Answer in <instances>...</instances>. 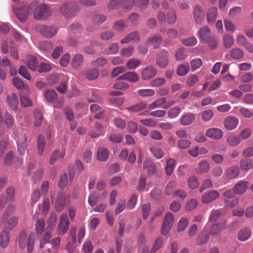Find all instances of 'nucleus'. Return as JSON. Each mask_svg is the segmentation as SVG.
<instances>
[{
    "label": "nucleus",
    "mask_w": 253,
    "mask_h": 253,
    "mask_svg": "<svg viewBox=\"0 0 253 253\" xmlns=\"http://www.w3.org/2000/svg\"><path fill=\"white\" fill-rule=\"evenodd\" d=\"M14 13L18 19L24 22L28 16L33 13L36 20H42L47 18L49 15V7L44 3L40 4L37 0L31 2L27 6H19L13 8Z\"/></svg>",
    "instance_id": "nucleus-1"
},
{
    "label": "nucleus",
    "mask_w": 253,
    "mask_h": 253,
    "mask_svg": "<svg viewBox=\"0 0 253 253\" xmlns=\"http://www.w3.org/2000/svg\"><path fill=\"white\" fill-rule=\"evenodd\" d=\"M35 234L31 232L29 236L27 242V235L25 231H21L18 236L17 241L19 247L24 249L27 244V251L31 253L33 252L35 244Z\"/></svg>",
    "instance_id": "nucleus-2"
},
{
    "label": "nucleus",
    "mask_w": 253,
    "mask_h": 253,
    "mask_svg": "<svg viewBox=\"0 0 253 253\" xmlns=\"http://www.w3.org/2000/svg\"><path fill=\"white\" fill-rule=\"evenodd\" d=\"M80 10V6L75 2H65L60 7V13L68 18L76 16Z\"/></svg>",
    "instance_id": "nucleus-3"
},
{
    "label": "nucleus",
    "mask_w": 253,
    "mask_h": 253,
    "mask_svg": "<svg viewBox=\"0 0 253 253\" xmlns=\"http://www.w3.org/2000/svg\"><path fill=\"white\" fill-rule=\"evenodd\" d=\"M37 31L46 38H52L57 33V28L53 26L41 25L37 27Z\"/></svg>",
    "instance_id": "nucleus-4"
},
{
    "label": "nucleus",
    "mask_w": 253,
    "mask_h": 253,
    "mask_svg": "<svg viewBox=\"0 0 253 253\" xmlns=\"http://www.w3.org/2000/svg\"><path fill=\"white\" fill-rule=\"evenodd\" d=\"M174 221L173 215L171 212H168L164 219L161 228V233L167 235L171 229Z\"/></svg>",
    "instance_id": "nucleus-5"
},
{
    "label": "nucleus",
    "mask_w": 253,
    "mask_h": 253,
    "mask_svg": "<svg viewBox=\"0 0 253 253\" xmlns=\"http://www.w3.org/2000/svg\"><path fill=\"white\" fill-rule=\"evenodd\" d=\"M70 221L66 213H62L59 219V222L57 226V231L59 234L64 235L69 230Z\"/></svg>",
    "instance_id": "nucleus-6"
},
{
    "label": "nucleus",
    "mask_w": 253,
    "mask_h": 253,
    "mask_svg": "<svg viewBox=\"0 0 253 253\" xmlns=\"http://www.w3.org/2000/svg\"><path fill=\"white\" fill-rule=\"evenodd\" d=\"M169 62L168 52L166 50H163L157 55L156 64L159 68H166Z\"/></svg>",
    "instance_id": "nucleus-7"
},
{
    "label": "nucleus",
    "mask_w": 253,
    "mask_h": 253,
    "mask_svg": "<svg viewBox=\"0 0 253 253\" xmlns=\"http://www.w3.org/2000/svg\"><path fill=\"white\" fill-rule=\"evenodd\" d=\"M70 196H66L62 193L58 195L57 202L55 204V209L58 211H63L65 206L69 203Z\"/></svg>",
    "instance_id": "nucleus-8"
},
{
    "label": "nucleus",
    "mask_w": 253,
    "mask_h": 253,
    "mask_svg": "<svg viewBox=\"0 0 253 253\" xmlns=\"http://www.w3.org/2000/svg\"><path fill=\"white\" fill-rule=\"evenodd\" d=\"M157 70L151 66L145 67L141 73L143 80H149L154 78L157 75Z\"/></svg>",
    "instance_id": "nucleus-9"
},
{
    "label": "nucleus",
    "mask_w": 253,
    "mask_h": 253,
    "mask_svg": "<svg viewBox=\"0 0 253 253\" xmlns=\"http://www.w3.org/2000/svg\"><path fill=\"white\" fill-rule=\"evenodd\" d=\"M140 41L139 33L137 31H133L128 34L125 38L121 40L122 44L128 43L131 42H139Z\"/></svg>",
    "instance_id": "nucleus-10"
},
{
    "label": "nucleus",
    "mask_w": 253,
    "mask_h": 253,
    "mask_svg": "<svg viewBox=\"0 0 253 253\" xmlns=\"http://www.w3.org/2000/svg\"><path fill=\"white\" fill-rule=\"evenodd\" d=\"M239 168L237 166H234L229 168L225 171L224 173V178L226 181L235 179L239 174Z\"/></svg>",
    "instance_id": "nucleus-11"
},
{
    "label": "nucleus",
    "mask_w": 253,
    "mask_h": 253,
    "mask_svg": "<svg viewBox=\"0 0 253 253\" xmlns=\"http://www.w3.org/2000/svg\"><path fill=\"white\" fill-rule=\"evenodd\" d=\"M206 135L211 139L218 140L221 139L223 134L221 129L213 127L208 129L206 130Z\"/></svg>",
    "instance_id": "nucleus-12"
},
{
    "label": "nucleus",
    "mask_w": 253,
    "mask_h": 253,
    "mask_svg": "<svg viewBox=\"0 0 253 253\" xmlns=\"http://www.w3.org/2000/svg\"><path fill=\"white\" fill-rule=\"evenodd\" d=\"M239 123L237 118L234 116H228L225 118L224 121V126L226 129L231 130L235 129Z\"/></svg>",
    "instance_id": "nucleus-13"
},
{
    "label": "nucleus",
    "mask_w": 253,
    "mask_h": 253,
    "mask_svg": "<svg viewBox=\"0 0 253 253\" xmlns=\"http://www.w3.org/2000/svg\"><path fill=\"white\" fill-rule=\"evenodd\" d=\"M84 57L80 53L76 54L73 57L71 65L72 67L75 70H80L81 69L84 63Z\"/></svg>",
    "instance_id": "nucleus-14"
},
{
    "label": "nucleus",
    "mask_w": 253,
    "mask_h": 253,
    "mask_svg": "<svg viewBox=\"0 0 253 253\" xmlns=\"http://www.w3.org/2000/svg\"><path fill=\"white\" fill-rule=\"evenodd\" d=\"M6 102L14 110H16L19 104V100L15 93L11 92L7 95Z\"/></svg>",
    "instance_id": "nucleus-15"
},
{
    "label": "nucleus",
    "mask_w": 253,
    "mask_h": 253,
    "mask_svg": "<svg viewBox=\"0 0 253 253\" xmlns=\"http://www.w3.org/2000/svg\"><path fill=\"white\" fill-rule=\"evenodd\" d=\"M162 41V38L160 35H154L148 38L146 42V44L147 46L153 45L154 48H158L160 46Z\"/></svg>",
    "instance_id": "nucleus-16"
},
{
    "label": "nucleus",
    "mask_w": 253,
    "mask_h": 253,
    "mask_svg": "<svg viewBox=\"0 0 253 253\" xmlns=\"http://www.w3.org/2000/svg\"><path fill=\"white\" fill-rule=\"evenodd\" d=\"M18 221L19 219L17 216H11L6 220L3 230L9 232L17 225Z\"/></svg>",
    "instance_id": "nucleus-17"
},
{
    "label": "nucleus",
    "mask_w": 253,
    "mask_h": 253,
    "mask_svg": "<svg viewBox=\"0 0 253 253\" xmlns=\"http://www.w3.org/2000/svg\"><path fill=\"white\" fill-rule=\"evenodd\" d=\"M205 15L203 8L199 5H196L193 11V16L195 22L197 24H201L204 19Z\"/></svg>",
    "instance_id": "nucleus-18"
},
{
    "label": "nucleus",
    "mask_w": 253,
    "mask_h": 253,
    "mask_svg": "<svg viewBox=\"0 0 253 253\" xmlns=\"http://www.w3.org/2000/svg\"><path fill=\"white\" fill-rule=\"evenodd\" d=\"M219 193L216 190H212L207 194H204L202 201L204 204H208L219 197Z\"/></svg>",
    "instance_id": "nucleus-19"
},
{
    "label": "nucleus",
    "mask_w": 253,
    "mask_h": 253,
    "mask_svg": "<svg viewBox=\"0 0 253 253\" xmlns=\"http://www.w3.org/2000/svg\"><path fill=\"white\" fill-rule=\"evenodd\" d=\"M138 76L135 72H128L119 77L118 80L127 81L130 83H135L138 80Z\"/></svg>",
    "instance_id": "nucleus-20"
},
{
    "label": "nucleus",
    "mask_w": 253,
    "mask_h": 253,
    "mask_svg": "<svg viewBox=\"0 0 253 253\" xmlns=\"http://www.w3.org/2000/svg\"><path fill=\"white\" fill-rule=\"evenodd\" d=\"M195 119V114L188 113L181 117L180 122L182 126H188L193 123Z\"/></svg>",
    "instance_id": "nucleus-21"
},
{
    "label": "nucleus",
    "mask_w": 253,
    "mask_h": 253,
    "mask_svg": "<svg viewBox=\"0 0 253 253\" xmlns=\"http://www.w3.org/2000/svg\"><path fill=\"white\" fill-rule=\"evenodd\" d=\"M226 228V221L224 220L220 223L213 224L211 227L210 233L212 235H215L218 234L221 230Z\"/></svg>",
    "instance_id": "nucleus-22"
},
{
    "label": "nucleus",
    "mask_w": 253,
    "mask_h": 253,
    "mask_svg": "<svg viewBox=\"0 0 253 253\" xmlns=\"http://www.w3.org/2000/svg\"><path fill=\"white\" fill-rule=\"evenodd\" d=\"M248 184L249 183L247 181H241L234 186L233 190L236 194L242 195L246 192Z\"/></svg>",
    "instance_id": "nucleus-23"
},
{
    "label": "nucleus",
    "mask_w": 253,
    "mask_h": 253,
    "mask_svg": "<svg viewBox=\"0 0 253 253\" xmlns=\"http://www.w3.org/2000/svg\"><path fill=\"white\" fill-rule=\"evenodd\" d=\"M25 62L30 69L32 71H36L37 70L38 62L35 56L28 55L25 58Z\"/></svg>",
    "instance_id": "nucleus-24"
},
{
    "label": "nucleus",
    "mask_w": 253,
    "mask_h": 253,
    "mask_svg": "<svg viewBox=\"0 0 253 253\" xmlns=\"http://www.w3.org/2000/svg\"><path fill=\"white\" fill-rule=\"evenodd\" d=\"M65 155V151L62 150L60 152L58 150H54L51 153L49 159V163L50 164H54L58 160L63 158Z\"/></svg>",
    "instance_id": "nucleus-25"
},
{
    "label": "nucleus",
    "mask_w": 253,
    "mask_h": 253,
    "mask_svg": "<svg viewBox=\"0 0 253 253\" xmlns=\"http://www.w3.org/2000/svg\"><path fill=\"white\" fill-rule=\"evenodd\" d=\"M251 235L252 232L251 229L248 227H244L239 231L238 239L241 241H245L251 237Z\"/></svg>",
    "instance_id": "nucleus-26"
},
{
    "label": "nucleus",
    "mask_w": 253,
    "mask_h": 253,
    "mask_svg": "<svg viewBox=\"0 0 253 253\" xmlns=\"http://www.w3.org/2000/svg\"><path fill=\"white\" fill-rule=\"evenodd\" d=\"M109 156V151L106 148H99L97 153V157L99 161L106 162L108 160Z\"/></svg>",
    "instance_id": "nucleus-27"
},
{
    "label": "nucleus",
    "mask_w": 253,
    "mask_h": 253,
    "mask_svg": "<svg viewBox=\"0 0 253 253\" xmlns=\"http://www.w3.org/2000/svg\"><path fill=\"white\" fill-rule=\"evenodd\" d=\"M9 238V232L2 230L0 234V246L3 248L6 247L8 244Z\"/></svg>",
    "instance_id": "nucleus-28"
},
{
    "label": "nucleus",
    "mask_w": 253,
    "mask_h": 253,
    "mask_svg": "<svg viewBox=\"0 0 253 253\" xmlns=\"http://www.w3.org/2000/svg\"><path fill=\"white\" fill-rule=\"evenodd\" d=\"M39 48L44 53H48L53 47V43L49 41L40 42L38 44Z\"/></svg>",
    "instance_id": "nucleus-29"
},
{
    "label": "nucleus",
    "mask_w": 253,
    "mask_h": 253,
    "mask_svg": "<svg viewBox=\"0 0 253 253\" xmlns=\"http://www.w3.org/2000/svg\"><path fill=\"white\" fill-rule=\"evenodd\" d=\"M217 15V9L212 7L209 9L207 12V21L209 24H213L215 21Z\"/></svg>",
    "instance_id": "nucleus-30"
},
{
    "label": "nucleus",
    "mask_w": 253,
    "mask_h": 253,
    "mask_svg": "<svg viewBox=\"0 0 253 253\" xmlns=\"http://www.w3.org/2000/svg\"><path fill=\"white\" fill-rule=\"evenodd\" d=\"M38 143V150L39 154L42 156L43 153V151L45 149V140L44 137L42 135H39L37 140Z\"/></svg>",
    "instance_id": "nucleus-31"
},
{
    "label": "nucleus",
    "mask_w": 253,
    "mask_h": 253,
    "mask_svg": "<svg viewBox=\"0 0 253 253\" xmlns=\"http://www.w3.org/2000/svg\"><path fill=\"white\" fill-rule=\"evenodd\" d=\"M175 166V161L174 159L169 158L168 159L165 168V171L167 175H170L173 172Z\"/></svg>",
    "instance_id": "nucleus-32"
},
{
    "label": "nucleus",
    "mask_w": 253,
    "mask_h": 253,
    "mask_svg": "<svg viewBox=\"0 0 253 253\" xmlns=\"http://www.w3.org/2000/svg\"><path fill=\"white\" fill-rule=\"evenodd\" d=\"M119 49L118 43L117 42H112L108 45L104 51L107 55L115 54L118 53Z\"/></svg>",
    "instance_id": "nucleus-33"
},
{
    "label": "nucleus",
    "mask_w": 253,
    "mask_h": 253,
    "mask_svg": "<svg viewBox=\"0 0 253 253\" xmlns=\"http://www.w3.org/2000/svg\"><path fill=\"white\" fill-rule=\"evenodd\" d=\"M15 211V206L12 204H10L8 206H7L1 217V221H4V220H6L10 215H12L14 213Z\"/></svg>",
    "instance_id": "nucleus-34"
},
{
    "label": "nucleus",
    "mask_w": 253,
    "mask_h": 253,
    "mask_svg": "<svg viewBox=\"0 0 253 253\" xmlns=\"http://www.w3.org/2000/svg\"><path fill=\"white\" fill-rule=\"evenodd\" d=\"M147 107V104L145 102H140L133 106H131L126 108V109L130 112H138L142 111Z\"/></svg>",
    "instance_id": "nucleus-35"
},
{
    "label": "nucleus",
    "mask_w": 253,
    "mask_h": 253,
    "mask_svg": "<svg viewBox=\"0 0 253 253\" xmlns=\"http://www.w3.org/2000/svg\"><path fill=\"white\" fill-rule=\"evenodd\" d=\"M17 144L19 153L21 155H23L27 148V139L26 136L25 135L23 136L22 140L21 141H18Z\"/></svg>",
    "instance_id": "nucleus-36"
},
{
    "label": "nucleus",
    "mask_w": 253,
    "mask_h": 253,
    "mask_svg": "<svg viewBox=\"0 0 253 253\" xmlns=\"http://www.w3.org/2000/svg\"><path fill=\"white\" fill-rule=\"evenodd\" d=\"M44 96L46 100L51 103H54L57 99V94L53 89L47 90L45 91Z\"/></svg>",
    "instance_id": "nucleus-37"
},
{
    "label": "nucleus",
    "mask_w": 253,
    "mask_h": 253,
    "mask_svg": "<svg viewBox=\"0 0 253 253\" xmlns=\"http://www.w3.org/2000/svg\"><path fill=\"white\" fill-rule=\"evenodd\" d=\"M211 31L207 26L202 28L199 31L200 37L203 41H206L210 37Z\"/></svg>",
    "instance_id": "nucleus-38"
},
{
    "label": "nucleus",
    "mask_w": 253,
    "mask_h": 253,
    "mask_svg": "<svg viewBox=\"0 0 253 253\" xmlns=\"http://www.w3.org/2000/svg\"><path fill=\"white\" fill-rule=\"evenodd\" d=\"M86 78L90 81L96 80L99 76V71L96 69H88L85 73Z\"/></svg>",
    "instance_id": "nucleus-39"
},
{
    "label": "nucleus",
    "mask_w": 253,
    "mask_h": 253,
    "mask_svg": "<svg viewBox=\"0 0 253 253\" xmlns=\"http://www.w3.org/2000/svg\"><path fill=\"white\" fill-rule=\"evenodd\" d=\"M223 45L225 48L230 47L234 42L233 37L229 34H225L222 38Z\"/></svg>",
    "instance_id": "nucleus-40"
},
{
    "label": "nucleus",
    "mask_w": 253,
    "mask_h": 253,
    "mask_svg": "<svg viewBox=\"0 0 253 253\" xmlns=\"http://www.w3.org/2000/svg\"><path fill=\"white\" fill-rule=\"evenodd\" d=\"M227 142L229 145L235 146L240 143L241 138L240 136L236 135H230L227 137Z\"/></svg>",
    "instance_id": "nucleus-41"
},
{
    "label": "nucleus",
    "mask_w": 253,
    "mask_h": 253,
    "mask_svg": "<svg viewBox=\"0 0 253 253\" xmlns=\"http://www.w3.org/2000/svg\"><path fill=\"white\" fill-rule=\"evenodd\" d=\"M83 29L81 25L78 22L73 23L71 25L69 30V34L70 35L81 33Z\"/></svg>",
    "instance_id": "nucleus-42"
},
{
    "label": "nucleus",
    "mask_w": 253,
    "mask_h": 253,
    "mask_svg": "<svg viewBox=\"0 0 253 253\" xmlns=\"http://www.w3.org/2000/svg\"><path fill=\"white\" fill-rule=\"evenodd\" d=\"M177 19V16L175 10L171 8L167 13V22L169 24H174Z\"/></svg>",
    "instance_id": "nucleus-43"
},
{
    "label": "nucleus",
    "mask_w": 253,
    "mask_h": 253,
    "mask_svg": "<svg viewBox=\"0 0 253 253\" xmlns=\"http://www.w3.org/2000/svg\"><path fill=\"white\" fill-rule=\"evenodd\" d=\"M189 223L188 219L185 217H182L177 223V230L178 232L183 231L187 227Z\"/></svg>",
    "instance_id": "nucleus-44"
},
{
    "label": "nucleus",
    "mask_w": 253,
    "mask_h": 253,
    "mask_svg": "<svg viewBox=\"0 0 253 253\" xmlns=\"http://www.w3.org/2000/svg\"><path fill=\"white\" fill-rule=\"evenodd\" d=\"M166 102L167 98L166 97L158 98L149 105L148 109L153 110L164 104Z\"/></svg>",
    "instance_id": "nucleus-45"
},
{
    "label": "nucleus",
    "mask_w": 253,
    "mask_h": 253,
    "mask_svg": "<svg viewBox=\"0 0 253 253\" xmlns=\"http://www.w3.org/2000/svg\"><path fill=\"white\" fill-rule=\"evenodd\" d=\"M45 222L43 219L37 220L36 225V232L37 235H41L44 230Z\"/></svg>",
    "instance_id": "nucleus-46"
},
{
    "label": "nucleus",
    "mask_w": 253,
    "mask_h": 253,
    "mask_svg": "<svg viewBox=\"0 0 253 253\" xmlns=\"http://www.w3.org/2000/svg\"><path fill=\"white\" fill-rule=\"evenodd\" d=\"M163 245V239L161 237H158L155 240L154 244L151 250V253L156 252L162 248Z\"/></svg>",
    "instance_id": "nucleus-47"
},
{
    "label": "nucleus",
    "mask_w": 253,
    "mask_h": 253,
    "mask_svg": "<svg viewBox=\"0 0 253 253\" xmlns=\"http://www.w3.org/2000/svg\"><path fill=\"white\" fill-rule=\"evenodd\" d=\"M199 168L196 170L198 173H206L210 169L209 163L206 161H202L199 165Z\"/></svg>",
    "instance_id": "nucleus-48"
},
{
    "label": "nucleus",
    "mask_w": 253,
    "mask_h": 253,
    "mask_svg": "<svg viewBox=\"0 0 253 253\" xmlns=\"http://www.w3.org/2000/svg\"><path fill=\"white\" fill-rule=\"evenodd\" d=\"M141 63L140 59L137 58L129 59L126 63V66L128 69H133L139 66Z\"/></svg>",
    "instance_id": "nucleus-49"
},
{
    "label": "nucleus",
    "mask_w": 253,
    "mask_h": 253,
    "mask_svg": "<svg viewBox=\"0 0 253 253\" xmlns=\"http://www.w3.org/2000/svg\"><path fill=\"white\" fill-rule=\"evenodd\" d=\"M134 49V47L132 45L123 48L120 51V55L123 57H129L132 55Z\"/></svg>",
    "instance_id": "nucleus-50"
},
{
    "label": "nucleus",
    "mask_w": 253,
    "mask_h": 253,
    "mask_svg": "<svg viewBox=\"0 0 253 253\" xmlns=\"http://www.w3.org/2000/svg\"><path fill=\"white\" fill-rule=\"evenodd\" d=\"M181 112L179 107H174L170 108L168 112V115L169 119H174L178 116Z\"/></svg>",
    "instance_id": "nucleus-51"
},
{
    "label": "nucleus",
    "mask_w": 253,
    "mask_h": 253,
    "mask_svg": "<svg viewBox=\"0 0 253 253\" xmlns=\"http://www.w3.org/2000/svg\"><path fill=\"white\" fill-rule=\"evenodd\" d=\"M114 36V32L111 30H106L100 34V38L103 41H109Z\"/></svg>",
    "instance_id": "nucleus-52"
},
{
    "label": "nucleus",
    "mask_w": 253,
    "mask_h": 253,
    "mask_svg": "<svg viewBox=\"0 0 253 253\" xmlns=\"http://www.w3.org/2000/svg\"><path fill=\"white\" fill-rule=\"evenodd\" d=\"M150 151L153 154L154 156L157 159H160L163 158L164 155L163 150L158 147L152 146L150 148Z\"/></svg>",
    "instance_id": "nucleus-53"
},
{
    "label": "nucleus",
    "mask_w": 253,
    "mask_h": 253,
    "mask_svg": "<svg viewBox=\"0 0 253 253\" xmlns=\"http://www.w3.org/2000/svg\"><path fill=\"white\" fill-rule=\"evenodd\" d=\"M176 186V183L173 181H169L167 184L165 188V193L167 195H170L174 194V190Z\"/></svg>",
    "instance_id": "nucleus-54"
},
{
    "label": "nucleus",
    "mask_w": 253,
    "mask_h": 253,
    "mask_svg": "<svg viewBox=\"0 0 253 253\" xmlns=\"http://www.w3.org/2000/svg\"><path fill=\"white\" fill-rule=\"evenodd\" d=\"M35 117V126L39 127L42 122V116L41 112L38 110H35L34 112Z\"/></svg>",
    "instance_id": "nucleus-55"
},
{
    "label": "nucleus",
    "mask_w": 253,
    "mask_h": 253,
    "mask_svg": "<svg viewBox=\"0 0 253 253\" xmlns=\"http://www.w3.org/2000/svg\"><path fill=\"white\" fill-rule=\"evenodd\" d=\"M98 200L99 197L97 194L95 192H92L88 196V203L90 206L93 207L97 204Z\"/></svg>",
    "instance_id": "nucleus-56"
},
{
    "label": "nucleus",
    "mask_w": 253,
    "mask_h": 253,
    "mask_svg": "<svg viewBox=\"0 0 253 253\" xmlns=\"http://www.w3.org/2000/svg\"><path fill=\"white\" fill-rule=\"evenodd\" d=\"M240 164L241 169L244 170H249L253 167L252 161L249 159L241 160Z\"/></svg>",
    "instance_id": "nucleus-57"
},
{
    "label": "nucleus",
    "mask_w": 253,
    "mask_h": 253,
    "mask_svg": "<svg viewBox=\"0 0 253 253\" xmlns=\"http://www.w3.org/2000/svg\"><path fill=\"white\" fill-rule=\"evenodd\" d=\"M126 27V24L124 20H119L116 22L114 25L113 29L118 31L122 32Z\"/></svg>",
    "instance_id": "nucleus-58"
},
{
    "label": "nucleus",
    "mask_w": 253,
    "mask_h": 253,
    "mask_svg": "<svg viewBox=\"0 0 253 253\" xmlns=\"http://www.w3.org/2000/svg\"><path fill=\"white\" fill-rule=\"evenodd\" d=\"M213 112L211 109L204 111L201 114L202 119L204 122H207L211 120L213 118Z\"/></svg>",
    "instance_id": "nucleus-59"
},
{
    "label": "nucleus",
    "mask_w": 253,
    "mask_h": 253,
    "mask_svg": "<svg viewBox=\"0 0 253 253\" xmlns=\"http://www.w3.org/2000/svg\"><path fill=\"white\" fill-rule=\"evenodd\" d=\"M231 57L235 59H238L242 58L244 56L243 52L239 48H233L230 51Z\"/></svg>",
    "instance_id": "nucleus-60"
},
{
    "label": "nucleus",
    "mask_w": 253,
    "mask_h": 253,
    "mask_svg": "<svg viewBox=\"0 0 253 253\" xmlns=\"http://www.w3.org/2000/svg\"><path fill=\"white\" fill-rule=\"evenodd\" d=\"M20 102L21 105L24 107L31 106L32 105L31 100L27 96L23 95L22 93L20 94Z\"/></svg>",
    "instance_id": "nucleus-61"
},
{
    "label": "nucleus",
    "mask_w": 253,
    "mask_h": 253,
    "mask_svg": "<svg viewBox=\"0 0 253 253\" xmlns=\"http://www.w3.org/2000/svg\"><path fill=\"white\" fill-rule=\"evenodd\" d=\"M57 221V216L55 213H51L47 220V228L52 230L55 226Z\"/></svg>",
    "instance_id": "nucleus-62"
},
{
    "label": "nucleus",
    "mask_w": 253,
    "mask_h": 253,
    "mask_svg": "<svg viewBox=\"0 0 253 253\" xmlns=\"http://www.w3.org/2000/svg\"><path fill=\"white\" fill-rule=\"evenodd\" d=\"M182 42L186 46H192L196 45L197 41L194 37H190L182 40Z\"/></svg>",
    "instance_id": "nucleus-63"
},
{
    "label": "nucleus",
    "mask_w": 253,
    "mask_h": 253,
    "mask_svg": "<svg viewBox=\"0 0 253 253\" xmlns=\"http://www.w3.org/2000/svg\"><path fill=\"white\" fill-rule=\"evenodd\" d=\"M93 246L90 241H86L83 245V250L84 253H92Z\"/></svg>",
    "instance_id": "nucleus-64"
}]
</instances>
